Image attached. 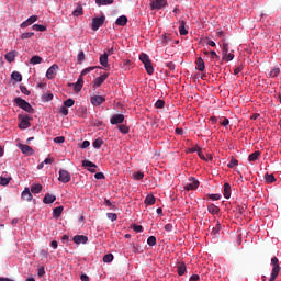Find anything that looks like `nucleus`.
<instances>
[{"instance_id": "f257e3e1", "label": "nucleus", "mask_w": 281, "mask_h": 281, "mask_svg": "<svg viewBox=\"0 0 281 281\" xmlns=\"http://www.w3.org/2000/svg\"><path fill=\"white\" fill-rule=\"evenodd\" d=\"M271 265H272V272L269 281H276V278H278L280 273V260L278 257L271 258Z\"/></svg>"}, {"instance_id": "f03ea898", "label": "nucleus", "mask_w": 281, "mask_h": 281, "mask_svg": "<svg viewBox=\"0 0 281 281\" xmlns=\"http://www.w3.org/2000/svg\"><path fill=\"white\" fill-rule=\"evenodd\" d=\"M15 104L20 108L23 109V111H26V113H34V108L27 101H25L22 98H15L14 99Z\"/></svg>"}, {"instance_id": "7ed1b4c3", "label": "nucleus", "mask_w": 281, "mask_h": 281, "mask_svg": "<svg viewBox=\"0 0 281 281\" xmlns=\"http://www.w3.org/2000/svg\"><path fill=\"white\" fill-rule=\"evenodd\" d=\"M18 117L20 120L19 128L22 131H25V128H30V126H32V124H30V120H32L30 115L20 114Z\"/></svg>"}, {"instance_id": "20e7f679", "label": "nucleus", "mask_w": 281, "mask_h": 281, "mask_svg": "<svg viewBox=\"0 0 281 281\" xmlns=\"http://www.w3.org/2000/svg\"><path fill=\"white\" fill-rule=\"evenodd\" d=\"M104 21H106V16L101 15L100 18L92 19V30L93 32H98L100 27L104 25Z\"/></svg>"}, {"instance_id": "39448f33", "label": "nucleus", "mask_w": 281, "mask_h": 281, "mask_svg": "<svg viewBox=\"0 0 281 281\" xmlns=\"http://www.w3.org/2000/svg\"><path fill=\"white\" fill-rule=\"evenodd\" d=\"M58 181L61 183H69V181H71V173L65 169H60Z\"/></svg>"}, {"instance_id": "423d86ee", "label": "nucleus", "mask_w": 281, "mask_h": 281, "mask_svg": "<svg viewBox=\"0 0 281 281\" xmlns=\"http://www.w3.org/2000/svg\"><path fill=\"white\" fill-rule=\"evenodd\" d=\"M57 71H58V65L57 64L52 65L46 71V78H48V80H54V78H56Z\"/></svg>"}, {"instance_id": "0eeeda50", "label": "nucleus", "mask_w": 281, "mask_h": 281, "mask_svg": "<svg viewBox=\"0 0 281 281\" xmlns=\"http://www.w3.org/2000/svg\"><path fill=\"white\" fill-rule=\"evenodd\" d=\"M90 102L93 106H100V104H104V102H106V99L102 95H93L91 97Z\"/></svg>"}, {"instance_id": "6e6552de", "label": "nucleus", "mask_w": 281, "mask_h": 281, "mask_svg": "<svg viewBox=\"0 0 281 281\" xmlns=\"http://www.w3.org/2000/svg\"><path fill=\"white\" fill-rule=\"evenodd\" d=\"M149 5L151 10H161L162 8H166V0H154Z\"/></svg>"}, {"instance_id": "1a4fd4ad", "label": "nucleus", "mask_w": 281, "mask_h": 281, "mask_svg": "<svg viewBox=\"0 0 281 281\" xmlns=\"http://www.w3.org/2000/svg\"><path fill=\"white\" fill-rule=\"evenodd\" d=\"M189 181L190 182L184 186V190L190 192V190H196V188H199V180L195 178H190Z\"/></svg>"}, {"instance_id": "9d476101", "label": "nucleus", "mask_w": 281, "mask_h": 281, "mask_svg": "<svg viewBox=\"0 0 281 281\" xmlns=\"http://www.w3.org/2000/svg\"><path fill=\"white\" fill-rule=\"evenodd\" d=\"M36 21H38V16L32 15L26 21L22 22L20 27L22 29L30 27V25H33V23H36Z\"/></svg>"}, {"instance_id": "9b49d317", "label": "nucleus", "mask_w": 281, "mask_h": 281, "mask_svg": "<svg viewBox=\"0 0 281 281\" xmlns=\"http://www.w3.org/2000/svg\"><path fill=\"white\" fill-rule=\"evenodd\" d=\"M74 243L76 245H87L88 240H89V237L85 236V235H76L74 238H72Z\"/></svg>"}, {"instance_id": "f8f14e48", "label": "nucleus", "mask_w": 281, "mask_h": 281, "mask_svg": "<svg viewBox=\"0 0 281 281\" xmlns=\"http://www.w3.org/2000/svg\"><path fill=\"white\" fill-rule=\"evenodd\" d=\"M82 166L83 168H88L89 172H97L98 170L95 168H98V166L95 164H93L90 160H83L82 161Z\"/></svg>"}, {"instance_id": "ddd939ff", "label": "nucleus", "mask_w": 281, "mask_h": 281, "mask_svg": "<svg viewBox=\"0 0 281 281\" xmlns=\"http://www.w3.org/2000/svg\"><path fill=\"white\" fill-rule=\"evenodd\" d=\"M124 122V114H114L110 119V123L115 125V124H122Z\"/></svg>"}, {"instance_id": "4468645a", "label": "nucleus", "mask_w": 281, "mask_h": 281, "mask_svg": "<svg viewBox=\"0 0 281 281\" xmlns=\"http://www.w3.org/2000/svg\"><path fill=\"white\" fill-rule=\"evenodd\" d=\"M110 74L105 72L94 80V87H102L103 82L109 78Z\"/></svg>"}, {"instance_id": "2eb2a0df", "label": "nucleus", "mask_w": 281, "mask_h": 281, "mask_svg": "<svg viewBox=\"0 0 281 281\" xmlns=\"http://www.w3.org/2000/svg\"><path fill=\"white\" fill-rule=\"evenodd\" d=\"M19 148L23 155H34V149L30 145L20 144Z\"/></svg>"}, {"instance_id": "dca6fc26", "label": "nucleus", "mask_w": 281, "mask_h": 281, "mask_svg": "<svg viewBox=\"0 0 281 281\" xmlns=\"http://www.w3.org/2000/svg\"><path fill=\"white\" fill-rule=\"evenodd\" d=\"M54 201H56V195H54L52 193H46L43 199V203H45V205H49V204L54 203Z\"/></svg>"}, {"instance_id": "f3484780", "label": "nucleus", "mask_w": 281, "mask_h": 281, "mask_svg": "<svg viewBox=\"0 0 281 281\" xmlns=\"http://www.w3.org/2000/svg\"><path fill=\"white\" fill-rule=\"evenodd\" d=\"M42 191H43V186L41 183H33L31 186L32 194H41Z\"/></svg>"}, {"instance_id": "a211bd4d", "label": "nucleus", "mask_w": 281, "mask_h": 281, "mask_svg": "<svg viewBox=\"0 0 281 281\" xmlns=\"http://www.w3.org/2000/svg\"><path fill=\"white\" fill-rule=\"evenodd\" d=\"M232 196V186L229 182L224 183V199H231Z\"/></svg>"}, {"instance_id": "6ab92c4d", "label": "nucleus", "mask_w": 281, "mask_h": 281, "mask_svg": "<svg viewBox=\"0 0 281 281\" xmlns=\"http://www.w3.org/2000/svg\"><path fill=\"white\" fill-rule=\"evenodd\" d=\"M115 23L116 25L124 27L126 23H128V18H126V15H121L116 19Z\"/></svg>"}, {"instance_id": "aec40b11", "label": "nucleus", "mask_w": 281, "mask_h": 281, "mask_svg": "<svg viewBox=\"0 0 281 281\" xmlns=\"http://www.w3.org/2000/svg\"><path fill=\"white\" fill-rule=\"evenodd\" d=\"M195 69H198V71H205V61L203 58L199 57L195 61Z\"/></svg>"}, {"instance_id": "412c9836", "label": "nucleus", "mask_w": 281, "mask_h": 281, "mask_svg": "<svg viewBox=\"0 0 281 281\" xmlns=\"http://www.w3.org/2000/svg\"><path fill=\"white\" fill-rule=\"evenodd\" d=\"M99 60H100V65H102V67L106 70L108 67H109V56L102 54V55L100 56Z\"/></svg>"}, {"instance_id": "4be33fe9", "label": "nucleus", "mask_w": 281, "mask_h": 281, "mask_svg": "<svg viewBox=\"0 0 281 281\" xmlns=\"http://www.w3.org/2000/svg\"><path fill=\"white\" fill-rule=\"evenodd\" d=\"M22 199L23 201H32V192H30V188H25L24 191L22 192Z\"/></svg>"}, {"instance_id": "5701e85b", "label": "nucleus", "mask_w": 281, "mask_h": 281, "mask_svg": "<svg viewBox=\"0 0 281 281\" xmlns=\"http://www.w3.org/2000/svg\"><path fill=\"white\" fill-rule=\"evenodd\" d=\"M85 85V79H82V76H79L77 82L75 83V91H81L82 90V86Z\"/></svg>"}, {"instance_id": "b1692460", "label": "nucleus", "mask_w": 281, "mask_h": 281, "mask_svg": "<svg viewBox=\"0 0 281 281\" xmlns=\"http://www.w3.org/2000/svg\"><path fill=\"white\" fill-rule=\"evenodd\" d=\"M207 212L210 214H213V216H214V215L218 214V212H221V209L218 206L214 205V204H210L207 206Z\"/></svg>"}, {"instance_id": "393cba45", "label": "nucleus", "mask_w": 281, "mask_h": 281, "mask_svg": "<svg viewBox=\"0 0 281 281\" xmlns=\"http://www.w3.org/2000/svg\"><path fill=\"white\" fill-rule=\"evenodd\" d=\"M94 69H102V67H100V66H91V67H88V68L83 69L81 71V74H80L81 78L83 76H87V74H91V71H93Z\"/></svg>"}, {"instance_id": "a878e982", "label": "nucleus", "mask_w": 281, "mask_h": 281, "mask_svg": "<svg viewBox=\"0 0 281 281\" xmlns=\"http://www.w3.org/2000/svg\"><path fill=\"white\" fill-rule=\"evenodd\" d=\"M144 67L149 76H153V74H155V68H153V63L150 60L148 63H145Z\"/></svg>"}, {"instance_id": "bb28decb", "label": "nucleus", "mask_w": 281, "mask_h": 281, "mask_svg": "<svg viewBox=\"0 0 281 281\" xmlns=\"http://www.w3.org/2000/svg\"><path fill=\"white\" fill-rule=\"evenodd\" d=\"M179 32H180L181 36H186L188 34V30H186V21L184 20H180Z\"/></svg>"}, {"instance_id": "cd10ccee", "label": "nucleus", "mask_w": 281, "mask_h": 281, "mask_svg": "<svg viewBox=\"0 0 281 281\" xmlns=\"http://www.w3.org/2000/svg\"><path fill=\"white\" fill-rule=\"evenodd\" d=\"M16 58V52L15 50H12V52H9L7 55H5V60L8 63H14V59Z\"/></svg>"}, {"instance_id": "c85d7f7f", "label": "nucleus", "mask_w": 281, "mask_h": 281, "mask_svg": "<svg viewBox=\"0 0 281 281\" xmlns=\"http://www.w3.org/2000/svg\"><path fill=\"white\" fill-rule=\"evenodd\" d=\"M155 201H156L155 195L148 194V195L145 198L144 203H145V205H155Z\"/></svg>"}, {"instance_id": "c756f323", "label": "nucleus", "mask_w": 281, "mask_h": 281, "mask_svg": "<svg viewBox=\"0 0 281 281\" xmlns=\"http://www.w3.org/2000/svg\"><path fill=\"white\" fill-rule=\"evenodd\" d=\"M63 206H57L53 210V215L55 218H60V216L63 215Z\"/></svg>"}, {"instance_id": "7c9ffc66", "label": "nucleus", "mask_w": 281, "mask_h": 281, "mask_svg": "<svg viewBox=\"0 0 281 281\" xmlns=\"http://www.w3.org/2000/svg\"><path fill=\"white\" fill-rule=\"evenodd\" d=\"M31 65H41L43 63V57L35 55L30 60Z\"/></svg>"}, {"instance_id": "2f4dec72", "label": "nucleus", "mask_w": 281, "mask_h": 281, "mask_svg": "<svg viewBox=\"0 0 281 281\" xmlns=\"http://www.w3.org/2000/svg\"><path fill=\"white\" fill-rule=\"evenodd\" d=\"M227 54H229V44H227L225 42V40H223V47H222V56H223V58H225V56H227Z\"/></svg>"}, {"instance_id": "473e14b6", "label": "nucleus", "mask_w": 281, "mask_h": 281, "mask_svg": "<svg viewBox=\"0 0 281 281\" xmlns=\"http://www.w3.org/2000/svg\"><path fill=\"white\" fill-rule=\"evenodd\" d=\"M178 276H184L187 271L186 263H179L177 267Z\"/></svg>"}, {"instance_id": "72a5a7b5", "label": "nucleus", "mask_w": 281, "mask_h": 281, "mask_svg": "<svg viewBox=\"0 0 281 281\" xmlns=\"http://www.w3.org/2000/svg\"><path fill=\"white\" fill-rule=\"evenodd\" d=\"M11 78L15 80V82H21V80H23V76L19 71H13Z\"/></svg>"}, {"instance_id": "f704fd0d", "label": "nucleus", "mask_w": 281, "mask_h": 281, "mask_svg": "<svg viewBox=\"0 0 281 281\" xmlns=\"http://www.w3.org/2000/svg\"><path fill=\"white\" fill-rule=\"evenodd\" d=\"M32 29L35 31V32H46L47 31V26L43 25V24H34L32 26Z\"/></svg>"}, {"instance_id": "c9c22d12", "label": "nucleus", "mask_w": 281, "mask_h": 281, "mask_svg": "<svg viewBox=\"0 0 281 281\" xmlns=\"http://www.w3.org/2000/svg\"><path fill=\"white\" fill-rule=\"evenodd\" d=\"M102 144H104V140H102V138H97L93 140L92 146L93 148L100 149L102 148Z\"/></svg>"}, {"instance_id": "e433bc0d", "label": "nucleus", "mask_w": 281, "mask_h": 281, "mask_svg": "<svg viewBox=\"0 0 281 281\" xmlns=\"http://www.w3.org/2000/svg\"><path fill=\"white\" fill-rule=\"evenodd\" d=\"M260 157V151H254L248 156L249 161H258V158Z\"/></svg>"}, {"instance_id": "4c0bfd02", "label": "nucleus", "mask_w": 281, "mask_h": 281, "mask_svg": "<svg viewBox=\"0 0 281 281\" xmlns=\"http://www.w3.org/2000/svg\"><path fill=\"white\" fill-rule=\"evenodd\" d=\"M147 245H149V247H155L157 245V237L149 236L147 239Z\"/></svg>"}, {"instance_id": "58836bf2", "label": "nucleus", "mask_w": 281, "mask_h": 281, "mask_svg": "<svg viewBox=\"0 0 281 281\" xmlns=\"http://www.w3.org/2000/svg\"><path fill=\"white\" fill-rule=\"evenodd\" d=\"M97 5H111L113 0H95Z\"/></svg>"}, {"instance_id": "ea45409f", "label": "nucleus", "mask_w": 281, "mask_h": 281, "mask_svg": "<svg viewBox=\"0 0 281 281\" xmlns=\"http://www.w3.org/2000/svg\"><path fill=\"white\" fill-rule=\"evenodd\" d=\"M82 14V5H77V8L72 11V16H81Z\"/></svg>"}, {"instance_id": "a19ab883", "label": "nucleus", "mask_w": 281, "mask_h": 281, "mask_svg": "<svg viewBox=\"0 0 281 281\" xmlns=\"http://www.w3.org/2000/svg\"><path fill=\"white\" fill-rule=\"evenodd\" d=\"M265 179L267 183H273V181H276V177L273 176V173H266Z\"/></svg>"}, {"instance_id": "79ce46f5", "label": "nucleus", "mask_w": 281, "mask_h": 281, "mask_svg": "<svg viewBox=\"0 0 281 281\" xmlns=\"http://www.w3.org/2000/svg\"><path fill=\"white\" fill-rule=\"evenodd\" d=\"M139 60L143 63V65H145L146 63L150 61V58L146 55V53H142L139 55Z\"/></svg>"}, {"instance_id": "37998d69", "label": "nucleus", "mask_w": 281, "mask_h": 281, "mask_svg": "<svg viewBox=\"0 0 281 281\" xmlns=\"http://www.w3.org/2000/svg\"><path fill=\"white\" fill-rule=\"evenodd\" d=\"M32 36H34V32H26V33H22L21 36H20V38H21L22 41H25V40H27V38H32Z\"/></svg>"}, {"instance_id": "c03bdc74", "label": "nucleus", "mask_w": 281, "mask_h": 281, "mask_svg": "<svg viewBox=\"0 0 281 281\" xmlns=\"http://www.w3.org/2000/svg\"><path fill=\"white\" fill-rule=\"evenodd\" d=\"M77 60L79 65H82V63H85V52H79L77 55Z\"/></svg>"}, {"instance_id": "a18cd8bd", "label": "nucleus", "mask_w": 281, "mask_h": 281, "mask_svg": "<svg viewBox=\"0 0 281 281\" xmlns=\"http://www.w3.org/2000/svg\"><path fill=\"white\" fill-rule=\"evenodd\" d=\"M43 100H45V102H52V100H54V94L52 93H44L42 95Z\"/></svg>"}, {"instance_id": "49530a36", "label": "nucleus", "mask_w": 281, "mask_h": 281, "mask_svg": "<svg viewBox=\"0 0 281 281\" xmlns=\"http://www.w3.org/2000/svg\"><path fill=\"white\" fill-rule=\"evenodd\" d=\"M235 166H238V159L232 157L229 164L227 165L228 168H234Z\"/></svg>"}, {"instance_id": "de8ad7c7", "label": "nucleus", "mask_w": 281, "mask_h": 281, "mask_svg": "<svg viewBox=\"0 0 281 281\" xmlns=\"http://www.w3.org/2000/svg\"><path fill=\"white\" fill-rule=\"evenodd\" d=\"M12 178L0 177V186H8Z\"/></svg>"}, {"instance_id": "09e8293b", "label": "nucleus", "mask_w": 281, "mask_h": 281, "mask_svg": "<svg viewBox=\"0 0 281 281\" xmlns=\"http://www.w3.org/2000/svg\"><path fill=\"white\" fill-rule=\"evenodd\" d=\"M74 104H76V101H74V99H67L64 102V106H66V108H71V106H74Z\"/></svg>"}, {"instance_id": "8fccbe9b", "label": "nucleus", "mask_w": 281, "mask_h": 281, "mask_svg": "<svg viewBox=\"0 0 281 281\" xmlns=\"http://www.w3.org/2000/svg\"><path fill=\"white\" fill-rule=\"evenodd\" d=\"M103 262H113V254L103 256Z\"/></svg>"}, {"instance_id": "3c124183", "label": "nucleus", "mask_w": 281, "mask_h": 281, "mask_svg": "<svg viewBox=\"0 0 281 281\" xmlns=\"http://www.w3.org/2000/svg\"><path fill=\"white\" fill-rule=\"evenodd\" d=\"M134 179H136V181H142V179H144V172L137 171L134 173Z\"/></svg>"}, {"instance_id": "603ef678", "label": "nucleus", "mask_w": 281, "mask_h": 281, "mask_svg": "<svg viewBox=\"0 0 281 281\" xmlns=\"http://www.w3.org/2000/svg\"><path fill=\"white\" fill-rule=\"evenodd\" d=\"M220 232H221V223L217 222L216 226L213 227L212 229V234L216 236V234H218Z\"/></svg>"}, {"instance_id": "864d4df0", "label": "nucleus", "mask_w": 281, "mask_h": 281, "mask_svg": "<svg viewBox=\"0 0 281 281\" xmlns=\"http://www.w3.org/2000/svg\"><path fill=\"white\" fill-rule=\"evenodd\" d=\"M280 74V68H273L270 71V78H276V76H278Z\"/></svg>"}, {"instance_id": "5fc2aeb1", "label": "nucleus", "mask_w": 281, "mask_h": 281, "mask_svg": "<svg viewBox=\"0 0 281 281\" xmlns=\"http://www.w3.org/2000/svg\"><path fill=\"white\" fill-rule=\"evenodd\" d=\"M220 124L222 126H229V119L227 117H222L221 121H220Z\"/></svg>"}, {"instance_id": "6e6d98bb", "label": "nucleus", "mask_w": 281, "mask_h": 281, "mask_svg": "<svg viewBox=\"0 0 281 281\" xmlns=\"http://www.w3.org/2000/svg\"><path fill=\"white\" fill-rule=\"evenodd\" d=\"M165 104L166 102H164V100H158L156 101L155 106L156 109H164Z\"/></svg>"}, {"instance_id": "4d7b16f0", "label": "nucleus", "mask_w": 281, "mask_h": 281, "mask_svg": "<svg viewBox=\"0 0 281 281\" xmlns=\"http://www.w3.org/2000/svg\"><path fill=\"white\" fill-rule=\"evenodd\" d=\"M55 144H64L65 143V136H57L54 138Z\"/></svg>"}, {"instance_id": "13d9d810", "label": "nucleus", "mask_w": 281, "mask_h": 281, "mask_svg": "<svg viewBox=\"0 0 281 281\" xmlns=\"http://www.w3.org/2000/svg\"><path fill=\"white\" fill-rule=\"evenodd\" d=\"M119 130L124 135H126V133H128V126H126V125H119Z\"/></svg>"}, {"instance_id": "bf43d9fd", "label": "nucleus", "mask_w": 281, "mask_h": 281, "mask_svg": "<svg viewBox=\"0 0 281 281\" xmlns=\"http://www.w3.org/2000/svg\"><path fill=\"white\" fill-rule=\"evenodd\" d=\"M37 276L38 278H43V276H45V267L42 266L37 269Z\"/></svg>"}, {"instance_id": "052dcab7", "label": "nucleus", "mask_w": 281, "mask_h": 281, "mask_svg": "<svg viewBox=\"0 0 281 281\" xmlns=\"http://www.w3.org/2000/svg\"><path fill=\"white\" fill-rule=\"evenodd\" d=\"M134 232L142 233L144 232V227L142 225L134 224L133 225Z\"/></svg>"}, {"instance_id": "680f3d73", "label": "nucleus", "mask_w": 281, "mask_h": 281, "mask_svg": "<svg viewBox=\"0 0 281 281\" xmlns=\"http://www.w3.org/2000/svg\"><path fill=\"white\" fill-rule=\"evenodd\" d=\"M106 216L110 221H117V214L115 213H108Z\"/></svg>"}, {"instance_id": "e2e57ef3", "label": "nucleus", "mask_w": 281, "mask_h": 281, "mask_svg": "<svg viewBox=\"0 0 281 281\" xmlns=\"http://www.w3.org/2000/svg\"><path fill=\"white\" fill-rule=\"evenodd\" d=\"M59 113H61V115H69V110L64 105L60 108Z\"/></svg>"}, {"instance_id": "0e129e2a", "label": "nucleus", "mask_w": 281, "mask_h": 281, "mask_svg": "<svg viewBox=\"0 0 281 281\" xmlns=\"http://www.w3.org/2000/svg\"><path fill=\"white\" fill-rule=\"evenodd\" d=\"M21 93H24V95H30V90H27V87L21 86L20 87Z\"/></svg>"}, {"instance_id": "69168bd1", "label": "nucleus", "mask_w": 281, "mask_h": 281, "mask_svg": "<svg viewBox=\"0 0 281 281\" xmlns=\"http://www.w3.org/2000/svg\"><path fill=\"white\" fill-rule=\"evenodd\" d=\"M209 199H211V201H218L221 199V194H210Z\"/></svg>"}, {"instance_id": "338daca9", "label": "nucleus", "mask_w": 281, "mask_h": 281, "mask_svg": "<svg viewBox=\"0 0 281 281\" xmlns=\"http://www.w3.org/2000/svg\"><path fill=\"white\" fill-rule=\"evenodd\" d=\"M114 52H115V49L113 47H111V48H108L106 52L103 54L109 57V56H113Z\"/></svg>"}, {"instance_id": "774afa93", "label": "nucleus", "mask_w": 281, "mask_h": 281, "mask_svg": "<svg viewBox=\"0 0 281 281\" xmlns=\"http://www.w3.org/2000/svg\"><path fill=\"white\" fill-rule=\"evenodd\" d=\"M210 54H211V58H212L213 60H218L220 56L216 54V52L211 50Z\"/></svg>"}]
</instances>
